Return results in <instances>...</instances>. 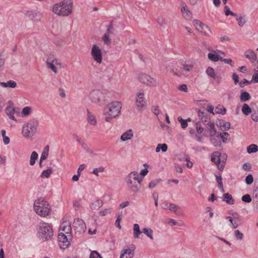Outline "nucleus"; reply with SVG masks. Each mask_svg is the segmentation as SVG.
I'll list each match as a JSON object with an SVG mask.
<instances>
[{
  "label": "nucleus",
  "mask_w": 258,
  "mask_h": 258,
  "mask_svg": "<svg viewBox=\"0 0 258 258\" xmlns=\"http://www.w3.org/2000/svg\"><path fill=\"white\" fill-rule=\"evenodd\" d=\"M122 108L120 101H114L108 103L104 108L103 116L105 121L110 122L113 118L119 116Z\"/></svg>",
  "instance_id": "1"
},
{
  "label": "nucleus",
  "mask_w": 258,
  "mask_h": 258,
  "mask_svg": "<svg viewBox=\"0 0 258 258\" xmlns=\"http://www.w3.org/2000/svg\"><path fill=\"white\" fill-rule=\"evenodd\" d=\"M143 178H140L137 171H132L125 177V181L129 190L134 193L139 192L141 188Z\"/></svg>",
  "instance_id": "2"
},
{
  "label": "nucleus",
  "mask_w": 258,
  "mask_h": 258,
  "mask_svg": "<svg viewBox=\"0 0 258 258\" xmlns=\"http://www.w3.org/2000/svg\"><path fill=\"white\" fill-rule=\"evenodd\" d=\"M73 3L71 0H63L56 3L52 8L53 12L58 16H68L73 12Z\"/></svg>",
  "instance_id": "3"
},
{
  "label": "nucleus",
  "mask_w": 258,
  "mask_h": 258,
  "mask_svg": "<svg viewBox=\"0 0 258 258\" xmlns=\"http://www.w3.org/2000/svg\"><path fill=\"white\" fill-rule=\"evenodd\" d=\"M38 125L39 122L36 119L33 118L29 120L22 126L21 132L22 136L26 139L32 138L36 134Z\"/></svg>",
  "instance_id": "4"
},
{
  "label": "nucleus",
  "mask_w": 258,
  "mask_h": 258,
  "mask_svg": "<svg viewBox=\"0 0 258 258\" xmlns=\"http://www.w3.org/2000/svg\"><path fill=\"white\" fill-rule=\"evenodd\" d=\"M38 238L43 241L51 239L53 235V230L52 226L44 223L40 224L37 229Z\"/></svg>",
  "instance_id": "5"
},
{
  "label": "nucleus",
  "mask_w": 258,
  "mask_h": 258,
  "mask_svg": "<svg viewBox=\"0 0 258 258\" xmlns=\"http://www.w3.org/2000/svg\"><path fill=\"white\" fill-rule=\"evenodd\" d=\"M34 210L39 216L45 217L49 214L50 207L47 201L39 199L34 202Z\"/></svg>",
  "instance_id": "6"
},
{
  "label": "nucleus",
  "mask_w": 258,
  "mask_h": 258,
  "mask_svg": "<svg viewBox=\"0 0 258 258\" xmlns=\"http://www.w3.org/2000/svg\"><path fill=\"white\" fill-rule=\"evenodd\" d=\"M46 64L47 68L54 74L58 73V69H63L66 68V65L60 59L54 57L52 55L48 56L46 61Z\"/></svg>",
  "instance_id": "7"
},
{
  "label": "nucleus",
  "mask_w": 258,
  "mask_h": 258,
  "mask_svg": "<svg viewBox=\"0 0 258 258\" xmlns=\"http://www.w3.org/2000/svg\"><path fill=\"white\" fill-rule=\"evenodd\" d=\"M227 160L225 154H221L219 152H215L211 155V161L214 162L219 170H222L225 166Z\"/></svg>",
  "instance_id": "8"
},
{
  "label": "nucleus",
  "mask_w": 258,
  "mask_h": 258,
  "mask_svg": "<svg viewBox=\"0 0 258 258\" xmlns=\"http://www.w3.org/2000/svg\"><path fill=\"white\" fill-rule=\"evenodd\" d=\"M138 80L142 84L149 87H157L159 83L157 80L151 76L144 73L138 75Z\"/></svg>",
  "instance_id": "9"
},
{
  "label": "nucleus",
  "mask_w": 258,
  "mask_h": 258,
  "mask_svg": "<svg viewBox=\"0 0 258 258\" xmlns=\"http://www.w3.org/2000/svg\"><path fill=\"white\" fill-rule=\"evenodd\" d=\"M90 55L93 60L97 63L101 64L103 60V52L100 47L93 44L91 47Z\"/></svg>",
  "instance_id": "10"
},
{
  "label": "nucleus",
  "mask_w": 258,
  "mask_h": 258,
  "mask_svg": "<svg viewBox=\"0 0 258 258\" xmlns=\"http://www.w3.org/2000/svg\"><path fill=\"white\" fill-rule=\"evenodd\" d=\"M147 103L145 93L142 91L138 92L135 98V105L137 110L142 111L146 107Z\"/></svg>",
  "instance_id": "11"
},
{
  "label": "nucleus",
  "mask_w": 258,
  "mask_h": 258,
  "mask_svg": "<svg viewBox=\"0 0 258 258\" xmlns=\"http://www.w3.org/2000/svg\"><path fill=\"white\" fill-rule=\"evenodd\" d=\"M229 214L232 216H226L225 218L230 222L229 226L230 227L236 229L241 224V217L237 212H229Z\"/></svg>",
  "instance_id": "12"
},
{
  "label": "nucleus",
  "mask_w": 258,
  "mask_h": 258,
  "mask_svg": "<svg viewBox=\"0 0 258 258\" xmlns=\"http://www.w3.org/2000/svg\"><path fill=\"white\" fill-rule=\"evenodd\" d=\"M72 239V234H64L62 233H59L58 234V242L61 248H67L70 244Z\"/></svg>",
  "instance_id": "13"
},
{
  "label": "nucleus",
  "mask_w": 258,
  "mask_h": 258,
  "mask_svg": "<svg viewBox=\"0 0 258 258\" xmlns=\"http://www.w3.org/2000/svg\"><path fill=\"white\" fill-rule=\"evenodd\" d=\"M193 24L196 29L205 36H209L211 31L209 27L198 20H194Z\"/></svg>",
  "instance_id": "14"
},
{
  "label": "nucleus",
  "mask_w": 258,
  "mask_h": 258,
  "mask_svg": "<svg viewBox=\"0 0 258 258\" xmlns=\"http://www.w3.org/2000/svg\"><path fill=\"white\" fill-rule=\"evenodd\" d=\"M89 97L92 102L100 104L103 99V94L99 90H93L90 92Z\"/></svg>",
  "instance_id": "15"
},
{
  "label": "nucleus",
  "mask_w": 258,
  "mask_h": 258,
  "mask_svg": "<svg viewBox=\"0 0 258 258\" xmlns=\"http://www.w3.org/2000/svg\"><path fill=\"white\" fill-rule=\"evenodd\" d=\"M59 233H62L64 234H72V227L71 222L63 218L60 223Z\"/></svg>",
  "instance_id": "16"
},
{
  "label": "nucleus",
  "mask_w": 258,
  "mask_h": 258,
  "mask_svg": "<svg viewBox=\"0 0 258 258\" xmlns=\"http://www.w3.org/2000/svg\"><path fill=\"white\" fill-rule=\"evenodd\" d=\"M73 226L76 232L79 234L84 233L86 229V226L84 221L80 218L74 220Z\"/></svg>",
  "instance_id": "17"
},
{
  "label": "nucleus",
  "mask_w": 258,
  "mask_h": 258,
  "mask_svg": "<svg viewBox=\"0 0 258 258\" xmlns=\"http://www.w3.org/2000/svg\"><path fill=\"white\" fill-rule=\"evenodd\" d=\"M181 13L182 17L186 20H190L192 18V13L187 6L183 3L181 6Z\"/></svg>",
  "instance_id": "18"
},
{
  "label": "nucleus",
  "mask_w": 258,
  "mask_h": 258,
  "mask_svg": "<svg viewBox=\"0 0 258 258\" xmlns=\"http://www.w3.org/2000/svg\"><path fill=\"white\" fill-rule=\"evenodd\" d=\"M8 104V105L6 108V113L9 116L11 119L16 121V118L14 116L15 108L13 106L12 101H9Z\"/></svg>",
  "instance_id": "19"
},
{
  "label": "nucleus",
  "mask_w": 258,
  "mask_h": 258,
  "mask_svg": "<svg viewBox=\"0 0 258 258\" xmlns=\"http://www.w3.org/2000/svg\"><path fill=\"white\" fill-rule=\"evenodd\" d=\"M244 56L248 59L251 63H254L257 61L256 53L251 49H247L244 53Z\"/></svg>",
  "instance_id": "20"
},
{
  "label": "nucleus",
  "mask_w": 258,
  "mask_h": 258,
  "mask_svg": "<svg viewBox=\"0 0 258 258\" xmlns=\"http://www.w3.org/2000/svg\"><path fill=\"white\" fill-rule=\"evenodd\" d=\"M135 245H132L130 248L123 250L120 258H133L134 255Z\"/></svg>",
  "instance_id": "21"
},
{
  "label": "nucleus",
  "mask_w": 258,
  "mask_h": 258,
  "mask_svg": "<svg viewBox=\"0 0 258 258\" xmlns=\"http://www.w3.org/2000/svg\"><path fill=\"white\" fill-rule=\"evenodd\" d=\"M87 120L90 124L92 125H96L97 123V119L96 115L89 110L87 112Z\"/></svg>",
  "instance_id": "22"
},
{
  "label": "nucleus",
  "mask_w": 258,
  "mask_h": 258,
  "mask_svg": "<svg viewBox=\"0 0 258 258\" xmlns=\"http://www.w3.org/2000/svg\"><path fill=\"white\" fill-rule=\"evenodd\" d=\"M212 53H209L208 54V57L211 61L217 62L219 60L221 61V60H222V57L217 53L215 50H212Z\"/></svg>",
  "instance_id": "23"
},
{
  "label": "nucleus",
  "mask_w": 258,
  "mask_h": 258,
  "mask_svg": "<svg viewBox=\"0 0 258 258\" xmlns=\"http://www.w3.org/2000/svg\"><path fill=\"white\" fill-rule=\"evenodd\" d=\"M134 134L132 130L130 129L126 132L123 133L120 137V140L123 141H126L131 140L133 137Z\"/></svg>",
  "instance_id": "24"
},
{
  "label": "nucleus",
  "mask_w": 258,
  "mask_h": 258,
  "mask_svg": "<svg viewBox=\"0 0 258 258\" xmlns=\"http://www.w3.org/2000/svg\"><path fill=\"white\" fill-rule=\"evenodd\" d=\"M195 65V63L192 61H188L185 62L183 63L181 67L180 68V70L184 72H190L192 71Z\"/></svg>",
  "instance_id": "25"
},
{
  "label": "nucleus",
  "mask_w": 258,
  "mask_h": 258,
  "mask_svg": "<svg viewBox=\"0 0 258 258\" xmlns=\"http://www.w3.org/2000/svg\"><path fill=\"white\" fill-rule=\"evenodd\" d=\"M206 130L209 132L210 137L214 136L217 133L215 125L213 122H208L206 126Z\"/></svg>",
  "instance_id": "26"
},
{
  "label": "nucleus",
  "mask_w": 258,
  "mask_h": 258,
  "mask_svg": "<svg viewBox=\"0 0 258 258\" xmlns=\"http://www.w3.org/2000/svg\"><path fill=\"white\" fill-rule=\"evenodd\" d=\"M219 129L222 131H227L230 128V123L228 122H226L224 120L219 121L217 124Z\"/></svg>",
  "instance_id": "27"
},
{
  "label": "nucleus",
  "mask_w": 258,
  "mask_h": 258,
  "mask_svg": "<svg viewBox=\"0 0 258 258\" xmlns=\"http://www.w3.org/2000/svg\"><path fill=\"white\" fill-rule=\"evenodd\" d=\"M223 201L225 202L227 204L231 205H233L235 203V201L232 195L229 193L224 194Z\"/></svg>",
  "instance_id": "28"
},
{
  "label": "nucleus",
  "mask_w": 258,
  "mask_h": 258,
  "mask_svg": "<svg viewBox=\"0 0 258 258\" xmlns=\"http://www.w3.org/2000/svg\"><path fill=\"white\" fill-rule=\"evenodd\" d=\"M103 205V202L101 200H97L92 202L90 207L92 210H97L101 207Z\"/></svg>",
  "instance_id": "29"
},
{
  "label": "nucleus",
  "mask_w": 258,
  "mask_h": 258,
  "mask_svg": "<svg viewBox=\"0 0 258 258\" xmlns=\"http://www.w3.org/2000/svg\"><path fill=\"white\" fill-rule=\"evenodd\" d=\"M33 111V107L29 106L24 107L21 111L22 117H26L29 116Z\"/></svg>",
  "instance_id": "30"
},
{
  "label": "nucleus",
  "mask_w": 258,
  "mask_h": 258,
  "mask_svg": "<svg viewBox=\"0 0 258 258\" xmlns=\"http://www.w3.org/2000/svg\"><path fill=\"white\" fill-rule=\"evenodd\" d=\"M1 86L4 88L9 87L15 88L17 86V83L14 81L10 80L7 82H2V83H1Z\"/></svg>",
  "instance_id": "31"
},
{
  "label": "nucleus",
  "mask_w": 258,
  "mask_h": 258,
  "mask_svg": "<svg viewBox=\"0 0 258 258\" xmlns=\"http://www.w3.org/2000/svg\"><path fill=\"white\" fill-rule=\"evenodd\" d=\"M134 237L136 238H138L139 235L142 233L140 230V226L138 224H135L133 227Z\"/></svg>",
  "instance_id": "32"
},
{
  "label": "nucleus",
  "mask_w": 258,
  "mask_h": 258,
  "mask_svg": "<svg viewBox=\"0 0 258 258\" xmlns=\"http://www.w3.org/2000/svg\"><path fill=\"white\" fill-rule=\"evenodd\" d=\"M38 158V154L35 151H33L32 152L30 159L29 161V164L31 166H33L36 162V161L37 160Z\"/></svg>",
  "instance_id": "33"
},
{
  "label": "nucleus",
  "mask_w": 258,
  "mask_h": 258,
  "mask_svg": "<svg viewBox=\"0 0 258 258\" xmlns=\"http://www.w3.org/2000/svg\"><path fill=\"white\" fill-rule=\"evenodd\" d=\"M143 233L151 240H153V230L150 228H144L143 229Z\"/></svg>",
  "instance_id": "34"
},
{
  "label": "nucleus",
  "mask_w": 258,
  "mask_h": 258,
  "mask_svg": "<svg viewBox=\"0 0 258 258\" xmlns=\"http://www.w3.org/2000/svg\"><path fill=\"white\" fill-rule=\"evenodd\" d=\"M167 223L171 226L174 225H178L179 226H182L184 225V223L182 221H176L174 219H169L167 222Z\"/></svg>",
  "instance_id": "35"
},
{
  "label": "nucleus",
  "mask_w": 258,
  "mask_h": 258,
  "mask_svg": "<svg viewBox=\"0 0 258 258\" xmlns=\"http://www.w3.org/2000/svg\"><path fill=\"white\" fill-rule=\"evenodd\" d=\"M215 114H224L226 113V109L222 105H218L214 109Z\"/></svg>",
  "instance_id": "36"
},
{
  "label": "nucleus",
  "mask_w": 258,
  "mask_h": 258,
  "mask_svg": "<svg viewBox=\"0 0 258 258\" xmlns=\"http://www.w3.org/2000/svg\"><path fill=\"white\" fill-rule=\"evenodd\" d=\"M258 151V146L254 144H251L247 148V151L249 154L255 153Z\"/></svg>",
  "instance_id": "37"
},
{
  "label": "nucleus",
  "mask_w": 258,
  "mask_h": 258,
  "mask_svg": "<svg viewBox=\"0 0 258 258\" xmlns=\"http://www.w3.org/2000/svg\"><path fill=\"white\" fill-rule=\"evenodd\" d=\"M161 150L163 152H165L167 150V145L166 144H159L156 148V152L158 153Z\"/></svg>",
  "instance_id": "38"
},
{
  "label": "nucleus",
  "mask_w": 258,
  "mask_h": 258,
  "mask_svg": "<svg viewBox=\"0 0 258 258\" xmlns=\"http://www.w3.org/2000/svg\"><path fill=\"white\" fill-rule=\"evenodd\" d=\"M177 120L179 122H180L181 127L183 129H185L187 127L188 125L187 121H190L191 120L190 118H188L187 120H184L181 117H178Z\"/></svg>",
  "instance_id": "39"
},
{
  "label": "nucleus",
  "mask_w": 258,
  "mask_h": 258,
  "mask_svg": "<svg viewBox=\"0 0 258 258\" xmlns=\"http://www.w3.org/2000/svg\"><path fill=\"white\" fill-rule=\"evenodd\" d=\"M105 171V168L103 166H100L98 168H95L92 171L91 173L95 175L96 176H99V173H102Z\"/></svg>",
  "instance_id": "40"
},
{
  "label": "nucleus",
  "mask_w": 258,
  "mask_h": 258,
  "mask_svg": "<svg viewBox=\"0 0 258 258\" xmlns=\"http://www.w3.org/2000/svg\"><path fill=\"white\" fill-rule=\"evenodd\" d=\"M52 173L51 169H48L47 170H43L41 173L40 177L42 178H48Z\"/></svg>",
  "instance_id": "41"
},
{
  "label": "nucleus",
  "mask_w": 258,
  "mask_h": 258,
  "mask_svg": "<svg viewBox=\"0 0 258 258\" xmlns=\"http://www.w3.org/2000/svg\"><path fill=\"white\" fill-rule=\"evenodd\" d=\"M250 98V96L247 92H243L240 95V100L242 102H245L249 100Z\"/></svg>",
  "instance_id": "42"
},
{
  "label": "nucleus",
  "mask_w": 258,
  "mask_h": 258,
  "mask_svg": "<svg viewBox=\"0 0 258 258\" xmlns=\"http://www.w3.org/2000/svg\"><path fill=\"white\" fill-rule=\"evenodd\" d=\"M242 112L244 114L247 115L251 112V110L249 106L245 103L242 108Z\"/></svg>",
  "instance_id": "43"
},
{
  "label": "nucleus",
  "mask_w": 258,
  "mask_h": 258,
  "mask_svg": "<svg viewBox=\"0 0 258 258\" xmlns=\"http://www.w3.org/2000/svg\"><path fill=\"white\" fill-rule=\"evenodd\" d=\"M206 74L209 76L213 78H215L216 75L215 73V71L212 67H208L206 70Z\"/></svg>",
  "instance_id": "44"
},
{
  "label": "nucleus",
  "mask_w": 258,
  "mask_h": 258,
  "mask_svg": "<svg viewBox=\"0 0 258 258\" xmlns=\"http://www.w3.org/2000/svg\"><path fill=\"white\" fill-rule=\"evenodd\" d=\"M199 116L201 117L203 122H210V118L208 115H206L204 112H200L199 113Z\"/></svg>",
  "instance_id": "45"
},
{
  "label": "nucleus",
  "mask_w": 258,
  "mask_h": 258,
  "mask_svg": "<svg viewBox=\"0 0 258 258\" xmlns=\"http://www.w3.org/2000/svg\"><path fill=\"white\" fill-rule=\"evenodd\" d=\"M112 212V209L111 208H108L103 210H101L99 214L101 216H105L107 214H110Z\"/></svg>",
  "instance_id": "46"
},
{
  "label": "nucleus",
  "mask_w": 258,
  "mask_h": 258,
  "mask_svg": "<svg viewBox=\"0 0 258 258\" xmlns=\"http://www.w3.org/2000/svg\"><path fill=\"white\" fill-rule=\"evenodd\" d=\"M161 181L160 179H156L151 181L149 184V187L150 188H154L157 185H158Z\"/></svg>",
  "instance_id": "47"
},
{
  "label": "nucleus",
  "mask_w": 258,
  "mask_h": 258,
  "mask_svg": "<svg viewBox=\"0 0 258 258\" xmlns=\"http://www.w3.org/2000/svg\"><path fill=\"white\" fill-rule=\"evenodd\" d=\"M180 208L178 206L172 203L170 211L175 213L176 215H178L179 214L178 210H180Z\"/></svg>",
  "instance_id": "48"
},
{
  "label": "nucleus",
  "mask_w": 258,
  "mask_h": 258,
  "mask_svg": "<svg viewBox=\"0 0 258 258\" xmlns=\"http://www.w3.org/2000/svg\"><path fill=\"white\" fill-rule=\"evenodd\" d=\"M48 148H49L48 146H46L45 147V149H46L47 151H43L42 152V153L41 154V157H40L41 161H43L45 160L47 158L48 155Z\"/></svg>",
  "instance_id": "49"
},
{
  "label": "nucleus",
  "mask_w": 258,
  "mask_h": 258,
  "mask_svg": "<svg viewBox=\"0 0 258 258\" xmlns=\"http://www.w3.org/2000/svg\"><path fill=\"white\" fill-rule=\"evenodd\" d=\"M41 18V14L39 12H34L32 13V19L34 21L40 20Z\"/></svg>",
  "instance_id": "50"
},
{
  "label": "nucleus",
  "mask_w": 258,
  "mask_h": 258,
  "mask_svg": "<svg viewBox=\"0 0 258 258\" xmlns=\"http://www.w3.org/2000/svg\"><path fill=\"white\" fill-rule=\"evenodd\" d=\"M234 236L237 240H242L243 238V234L239 230H236L234 231Z\"/></svg>",
  "instance_id": "51"
},
{
  "label": "nucleus",
  "mask_w": 258,
  "mask_h": 258,
  "mask_svg": "<svg viewBox=\"0 0 258 258\" xmlns=\"http://www.w3.org/2000/svg\"><path fill=\"white\" fill-rule=\"evenodd\" d=\"M122 219L121 215H119L118 216L117 219L115 222V225L119 229H121V226L120 224V222Z\"/></svg>",
  "instance_id": "52"
},
{
  "label": "nucleus",
  "mask_w": 258,
  "mask_h": 258,
  "mask_svg": "<svg viewBox=\"0 0 258 258\" xmlns=\"http://www.w3.org/2000/svg\"><path fill=\"white\" fill-rule=\"evenodd\" d=\"M236 20L238 22V25L240 27H242L245 23V21L241 16L237 17Z\"/></svg>",
  "instance_id": "53"
},
{
  "label": "nucleus",
  "mask_w": 258,
  "mask_h": 258,
  "mask_svg": "<svg viewBox=\"0 0 258 258\" xmlns=\"http://www.w3.org/2000/svg\"><path fill=\"white\" fill-rule=\"evenodd\" d=\"M253 181V176L251 174H249L245 178V182L247 184H251Z\"/></svg>",
  "instance_id": "54"
},
{
  "label": "nucleus",
  "mask_w": 258,
  "mask_h": 258,
  "mask_svg": "<svg viewBox=\"0 0 258 258\" xmlns=\"http://www.w3.org/2000/svg\"><path fill=\"white\" fill-rule=\"evenodd\" d=\"M229 135L227 132H224L220 134V137L223 142H226L227 140L226 137H229Z\"/></svg>",
  "instance_id": "55"
},
{
  "label": "nucleus",
  "mask_w": 258,
  "mask_h": 258,
  "mask_svg": "<svg viewBox=\"0 0 258 258\" xmlns=\"http://www.w3.org/2000/svg\"><path fill=\"white\" fill-rule=\"evenodd\" d=\"M102 40L106 44H109L111 42L109 36L106 34L103 35L102 37Z\"/></svg>",
  "instance_id": "56"
},
{
  "label": "nucleus",
  "mask_w": 258,
  "mask_h": 258,
  "mask_svg": "<svg viewBox=\"0 0 258 258\" xmlns=\"http://www.w3.org/2000/svg\"><path fill=\"white\" fill-rule=\"evenodd\" d=\"M216 181L219 184V187L222 190L223 189V184L222 183V178L221 176H216Z\"/></svg>",
  "instance_id": "57"
},
{
  "label": "nucleus",
  "mask_w": 258,
  "mask_h": 258,
  "mask_svg": "<svg viewBox=\"0 0 258 258\" xmlns=\"http://www.w3.org/2000/svg\"><path fill=\"white\" fill-rule=\"evenodd\" d=\"M242 201L244 202L250 203L251 201V198L249 195L246 194L242 196Z\"/></svg>",
  "instance_id": "58"
},
{
  "label": "nucleus",
  "mask_w": 258,
  "mask_h": 258,
  "mask_svg": "<svg viewBox=\"0 0 258 258\" xmlns=\"http://www.w3.org/2000/svg\"><path fill=\"white\" fill-rule=\"evenodd\" d=\"M221 61L224 62L225 63L230 64L231 67L234 66V62L231 58H223L222 57Z\"/></svg>",
  "instance_id": "59"
},
{
  "label": "nucleus",
  "mask_w": 258,
  "mask_h": 258,
  "mask_svg": "<svg viewBox=\"0 0 258 258\" xmlns=\"http://www.w3.org/2000/svg\"><path fill=\"white\" fill-rule=\"evenodd\" d=\"M90 258H102L100 254L96 251H92L90 255Z\"/></svg>",
  "instance_id": "60"
},
{
  "label": "nucleus",
  "mask_w": 258,
  "mask_h": 258,
  "mask_svg": "<svg viewBox=\"0 0 258 258\" xmlns=\"http://www.w3.org/2000/svg\"><path fill=\"white\" fill-rule=\"evenodd\" d=\"M225 13L226 16H228V15H230L235 16L236 15L235 14H234V13L230 11V8L227 6H226L225 7Z\"/></svg>",
  "instance_id": "61"
},
{
  "label": "nucleus",
  "mask_w": 258,
  "mask_h": 258,
  "mask_svg": "<svg viewBox=\"0 0 258 258\" xmlns=\"http://www.w3.org/2000/svg\"><path fill=\"white\" fill-rule=\"evenodd\" d=\"M152 111H153V113L156 115H159L161 112L159 109V107L158 106H153Z\"/></svg>",
  "instance_id": "62"
},
{
  "label": "nucleus",
  "mask_w": 258,
  "mask_h": 258,
  "mask_svg": "<svg viewBox=\"0 0 258 258\" xmlns=\"http://www.w3.org/2000/svg\"><path fill=\"white\" fill-rule=\"evenodd\" d=\"M82 148L86 150L87 152L91 153L92 151L91 149L88 146V145L84 141L82 144H80Z\"/></svg>",
  "instance_id": "63"
},
{
  "label": "nucleus",
  "mask_w": 258,
  "mask_h": 258,
  "mask_svg": "<svg viewBox=\"0 0 258 258\" xmlns=\"http://www.w3.org/2000/svg\"><path fill=\"white\" fill-rule=\"evenodd\" d=\"M252 81L254 83H258V70L253 75Z\"/></svg>",
  "instance_id": "64"
}]
</instances>
